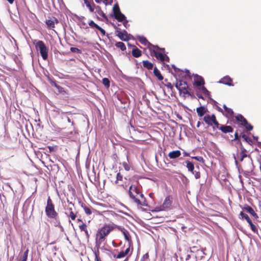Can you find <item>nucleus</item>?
<instances>
[{
    "mask_svg": "<svg viewBox=\"0 0 261 261\" xmlns=\"http://www.w3.org/2000/svg\"><path fill=\"white\" fill-rule=\"evenodd\" d=\"M125 256V255L124 254L123 251L120 252L116 256L114 255V257H116L117 258H121Z\"/></svg>",
    "mask_w": 261,
    "mask_h": 261,
    "instance_id": "nucleus-43",
    "label": "nucleus"
},
{
    "mask_svg": "<svg viewBox=\"0 0 261 261\" xmlns=\"http://www.w3.org/2000/svg\"><path fill=\"white\" fill-rule=\"evenodd\" d=\"M148 257H149L148 254L146 253L143 256V259H147L148 258Z\"/></svg>",
    "mask_w": 261,
    "mask_h": 261,
    "instance_id": "nucleus-55",
    "label": "nucleus"
},
{
    "mask_svg": "<svg viewBox=\"0 0 261 261\" xmlns=\"http://www.w3.org/2000/svg\"><path fill=\"white\" fill-rule=\"evenodd\" d=\"M155 47L154 48L152 47V50H150V51L153 53L156 59L164 61L165 60V56L162 53H159L157 51L158 50H164V48H161L158 46H155Z\"/></svg>",
    "mask_w": 261,
    "mask_h": 261,
    "instance_id": "nucleus-6",
    "label": "nucleus"
},
{
    "mask_svg": "<svg viewBox=\"0 0 261 261\" xmlns=\"http://www.w3.org/2000/svg\"><path fill=\"white\" fill-rule=\"evenodd\" d=\"M184 156H188L190 155L189 153L186 152L185 151L184 152Z\"/></svg>",
    "mask_w": 261,
    "mask_h": 261,
    "instance_id": "nucleus-60",
    "label": "nucleus"
},
{
    "mask_svg": "<svg viewBox=\"0 0 261 261\" xmlns=\"http://www.w3.org/2000/svg\"><path fill=\"white\" fill-rule=\"evenodd\" d=\"M200 91L203 93L205 95H208L210 93L209 91L204 86H201L199 88Z\"/></svg>",
    "mask_w": 261,
    "mask_h": 261,
    "instance_id": "nucleus-34",
    "label": "nucleus"
},
{
    "mask_svg": "<svg viewBox=\"0 0 261 261\" xmlns=\"http://www.w3.org/2000/svg\"><path fill=\"white\" fill-rule=\"evenodd\" d=\"M113 2V0H104L103 3L106 5H111Z\"/></svg>",
    "mask_w": 261,
    "mask_h": 261,
    "instance_id": "nucleus-52",
    "label": "nucleus"
},
{
    "mask_svg": "<svg viewBox=\"0 0 261 261\" xmlns=\"http://www.w3.org/2000/svg\"><path fill=\"white\" fill-rule=\"evenodd\" d=\"M129 195L130 197L133 199L134 201L138 205H142L137 196H140L141 197L143 198V195L142 193H140L137 187L134 185L130 186L129 188Z\"/></svg>",
    "mask_w": 261,
    "mask_h": 261,
    "instance_id": "nucleus-1",
    "label": "nucleus"
},
{
    "mask_svg": "<svg viewBox=\"0 0 261 261\" xmlns=\"http://www.w3.org/2000/svg\"><path fill=\"white\" fill-rule=\"evenodd\" d=\"M213 120H214V121H213V124H215V126L217 127V128H219V122L217 121L216 120V116H213Z\"/></svg>",
    "mask_w": 261,
    "mask_h": 261,
    "instance_id": "nucleus-45",
    "label": "nucleus"
},
{
    "mask_svg": "<svg viewBox=\"0 0 261 261\" xmlns=\"http://www.w3.org/2000/svg\"><path fill=\"white\" fill-rule=\"evenodd\" d=\"M204 84V81L202 76L197 74L194 75V84L197 86H201Z\"/></svg>",
    "mask_w": 261,
    "mask_h": 261,
    "instance_id": "nucleus-11",
    "label": "nucleus"
},
{
    "mask_svg": "<svg viewBox=\"0 0 261 261\" xmlns=\"http://www.w3.org/2000/svg\"><path fill=\"white\" fill-rule=\"evenodd\" d=\"M129 252H130L129 248H127L125 250V251H123V252H124V254L125 255V256L127 255V254H128Z\"/></svg>",
    "mask_w": 261,
    "mask_h": 261,
    "instance_id": "nucleus-54",
    "label": "nucleus"
},
{
    "mask_svg": "<svg viewBox=\"0 0 261 261\" xmlns=\"http://www.w3.org/2000/svg\"><path fill=\"white\" fill-rule=\"evenodd\" d=\"M165 61H167L169 62V58L167 56H165Z\"/></svg>",
    "mask_w": 261,
    "mask_h": 261,
    "instance_id": "nucleus-61",
    "label": "nucleus"
},
{
    "mask_svg": "<svg viewBox=\"0 0 261 261\" xmlns=\"http://www.w3.org/2000/svg\"><path fill=\"white\" fill-rule=\"evenodd\" d=\"M68 217H69L72 220H74L76 218V215L73 212V211H70Z\"/></svg>",
    "mask_w": 261,
    "mask_h": 261,
    "instance_id": "nucleus-44",
    "label": "nucleus"
},
{
    "mask_svg": "<svg viewBox=\"0 0 261 261\" xmlns=\"http://www.w3.org/2000/svg\"><path fill=\"white\" fill-rule=\"evenodd\" d=\"M239 138V136H238V133L236 132L234 134V140H237Z\"/></svg>",
    "mask_w": 261,
    "mask_h": 261,
    "instance_id": "nucleus-57",
    "label": "nucleus"
},
{
    "mask_svg": "<svg viewBox=\"0 0 261 261\" xmlns=\"http://www.w3.org/2000/svg\"><path fill=\"white\" fill-rule=\"evenodd\" d=\"M138 39L141 43L144 45L147 46L150 50H152V47H155V45L151 44L148 41L146 38L143 36H138Z\"/></svg>",
    "mask_w": 261,
    "mask_h": 261,
    "instance_id": "nucleus-9",
    "label": "nucleus"
},
{
    "mask_svg": "<svg viewBox=\"0 0 261 261\" xmlns=\"http://www.w3.org/2000/svg\"><path fill=\"white\" fill-rule=\"evenodd\" d=\"M251 230L255 233H257L258 231L256 226L253 224L250 226Z\"/></svg>",
    "mask_w": 261,
    "mask_h": 261,
    "instance_id": "nucleus-48",
    "label": "nucleus"
},
{
    "mask_svg": "<svg viewBox=\"0 0 261 261\" xmlns=\"http://www.w3.org/2000/svg\"><path fill=\"white\" fill-rule=\"evenodd\" d=\"M55 87L58 89V91L60 92H61L62 91V90H63V88L61 87V86L57 85L56 84H55Z\"/></svg>",
    "mask_w": 261,
    "mask_h": 261,
    "instance_id": "nucleus-51",
    "label": "nucleus"
},
{
    "mask_svg": "<svg viewBox=\"0 0 261 261\" xmlns=\"http://www.w3.org/2000/svg\"><path fill=\"white\" fill-rule=\"evenodd\" d=\"M84 2V4L86 5V7L89 9V11L91 12H93L95 8V5L93 3H90L88 0H83Z\"/></svg>",
    "mask_w": 261,
    "mask_h": 261,
    "instance_id": "nucleus-18",
    "label": "nucleus"
},
{
    "mask_svg": "<svg viewBox=\"0 0 261 261\" xmlns=\"http://www.w3.org/2000/svg\"><path fill=\"white\" fill-rule=\"evenodd\" d=\"M225 114L223 113L226 117H231L233 116V111L230 108L227 109V110L225 111Z\"/></svg>",
    "mask_w": 261,
    "mask_h": 261,
    "instance_id": "nucleus-27",
    "label": "nucleus"
},
{
    "mask_svg": "<svg viewBox=\"0 0 261 261\" xmlns=\"http://www.w3.org/2000/svg\"><path fill=\"white\" fill-rule=\"evenodd\" d=\"M70 50L72 52V53H81V51L79 49H78L77 48H76V47H71L70 48Z\"/></svg>",
    "mask_w": 261,
    "mask_h": 261,
    "instance_id": "nucleus-47",
    "label": "nucleus"
},
{
    "mask_svg": "<svg viewBox=\"0 0 261 261\" xmlns=\"http://www.w3.org/2000/svg\"><path fill=\"white\" fill-rule=\"evenodd\" d=\"M46 24L47 25V27L49 29L55 28V22L53 20H47L46 21Z\"/></svg>",
    "mask_w": 261,
    "mask_h": 261,
    "instance_id": "nucleus-31",
    "label": "nucleus"
},
{
    "mask_svg": "<svg viewBox=\"0 0 261 261\" xmlns=\"http://www.w3.org/2000/svg\"><path fill=\"white\" fill-rule=\"evenodd\" d=\"M116 35L122 41H126L129 39L130 35L125 30L116 31Z\"/></svg>",
    "mask_w": 261,
    "mask_h": 261,
    "instance_id": "nucleus-8",
    "label": "nucleus"
},
{
    "mask_svg": "<svg viewBox=\"0 0 261 261\" xmlns=\"http://www.w3.org/2000/svg\"><path fill=\"white\" fill-rule=\"evenodd\" d=\"M113 12L115 19H116L118 21L122 22L126 19L125 16L121 12L117 3L114 5L113 7Z\"/></svg>",
    "mask_w": 261,
    "mask_h": 261,
    "instance_id": "nucleus-5",
    "label": "nucleus"
},
{
    "mask_svg": "<svg viewBox=\"0 0 261 261\" xmlns=\"http://www.w3.org/2000/svg\"><path fill=\"white\" fill-rule=\"evenodd\" d=\"M89 25L90 27H91V28H97V27H98V25H97V24H96L93 20H90L89 22Z\"/></svg>",
    "mask_w": 261,
    "mask_h": 261,
    "instance_id": "nucleus-40",
    "label": "nucleus"
},
{
    "mask_svg": "<svg viewBox=\"0 0 261 261\" xmlns=\"http://www.w3.org/2000/svg\"><path fill=\"white\" fill-rule=\"evenodd\" d=\"M96 13L97 14V15L102 17L103 18H104V19H107V16L103 13V12L101 10L99 6H97L96 8Z\"/></svg>",
    "mask_w": 261,
    "mask_h": 261,
    "instance_id": "nucleus-24",
    "label": "nucleus"
},
{
    "mask_svg": "<svg viewBox=\"0 0 261 261\" xmlns=\"http://www.w3.org/2000/svg\"><path fill=\"white\" fill-rule=\"evenodd\" d=\"M97 29L101 32L102 35H105L106 31L102 28H101L98 25V27H97Z\"/></svg>",
    "mask_w": 261,
    "mask_h": 261,
    "instance_id": "nucleus-50",
    "label": "nucleus"
},
{
    "mask_svg": "<svg viewBox=\"0 0 261 261\" xmlns=\"http://www.w3.org/2000/svg\"><path fill=\"white\" fill-rule=\"evenodd\" d=\"M196 111L198 114V115L199 117H202L206 113V109L205 108L204 106H201L196 109Z\"/></svg>",
    "mask_w": 261,
    "mask_h": 261,
    "instance_id": "nucleus-20",
    "label": "nucleus"
},
{
    "mask_svg": "<svg viewBox=\"0 0 261 261\" xmlns=\"http://www.w3.org/2000/svg\"><path fill=\"white\" fill-rule=\"evenodd\" d=\"M185 85L184 87L181 88V89L178 90L180 94H182L184 97H186L187 95H190V92L188 90V86L187 84H184Z\"/></svg>",
    "mask_w": 261,
    "mask_h": 261,
    "instance_id": "nucleus-17",
    "label": "nucleus"
},
{
    "mask_svg": "<svg viewBox=\"0 0 261 261\" xmlns=\"http://www.w3.org/2000/svg\"><path fill=\"white\" fill-rule=\"evenodd\" d=\"M80 228L81 231H85L86 229V225L85 224H83L82 225H80Z\"/></svg>",
    "mask_w": 261,
    "mask_h": 261,
    "instance_id": "nucleus-49",
    "label": "nucleus"
},
{
    "mask_svg": "<svg viewBox=\"0 0 261 261\" xmlns=\"http://www.w3.org/2000/svg\"><path fill=\"white\" fill-rule=\"evenodd\" d=\"M236 119L237 121H241L242 123H247V120L241 114L237 115Z\"/></svg>",
    "mask_w": 261,
    "mask_h": 261,
    "instance_id": "nucleus-30",
    "label": "nucleus"
},
{
    "mask_svg": "<svg viewBox=\"0 0 261 261\" xmlns=\"http://www.w3.org/2000/svg\"><path fill=\"white\" fill-rule=\"evenodd\" d=\"M153 73L154 75L156 76L159 80L161 81L163 79V76L161 75L160 71L156 67H154L153 69Z\"/></svg>",
    "mask_w": 261,
    "mask_h": 261,
    "instance_id": "nucleus-26",
    "label": "nucleus"
},
{
    "mask_svg": "<svg viewBox=\"0 0 261 261\" xmlns=\"http://www.w3.org/2000/svg\"><path fill=\"white\" fill-rule=\"evenodd\" d=\"M85 17L84 16H79L77 17L78 25L80 27L83 29H87L88 28V25L84 21Z\"/></svg>",
    "mask_w": 261,
    "mask_h": 261,
    "instance_id": "nucleus-12",
    "label": "nucleus"
},
{
    "mask_svg": "<svg viewBox=\"0 0 261 261\" xmlns=\"http://www.w3.org/2000/svg\"><path fill=\"white\" fill-rule=\"evenodd\" d=\"M122 232L123 234L125 240H127L128 242H129L130 236H129L128 232L126 230L123 229L122 230Z\"/></svg>",
    "mask_w": 261,
    "mask_h": 261,
    "instance_id": "nucleus-32",
    "label": "nucleus"
},
{
    "mask_svg": "<svg viewBox=\"0 0 261 261\" xmlns=\"http://www.w3.org/2000/svg\"><path fill=\"white\" fill-rule=\"evenodd\" d=\"M113 229V227L112 226L105 225L98 230L97 238L99 237V240L104 239Z\"/></svg>",
    "mask_w": 261,
    "mask_h": 261,
    "instance_id": "nucleus-4",
    "label": "nucleus"
},
{
    "mask_svg": "<svg viewBox=\"0 0 261 261\" xmlns=\"http://www.w3.org/2000/svg\"><path fill=\"white\" fill-rule=\"evenodd\" d=\"M82 206L83 207L84 210L85 211V213L86 214L89 215H90L91 214V210H90V208L89 207H87L86 206H84L83 205H82Z\"/></svg>",
    "mask_w": 261,
    "mask_h": 261,
    "instance_id": "nucleus-41",
    "label": "nucleus"
},
{
    "mask_svg": "<svg viewBox=\"0 0 261 261\" xmlns=\"http://www.w3.org/2000/svg\"><path fill=\"white\" fill-rule=\"evenodd\" d=\"M247 222L249 224L250 226H251V225L253 224V223L250 218L248 219V220L247 221Z\"/></svg>",
    "mask_w": 261,
    "mask_h": 261,
    "instance_id": "nucleus-59",
    "label": "nucleus"
},
{
    "mask_svg": "<svg viewBox=\"0 0 261 261\" xmlns=\"http://www.w3.org/2000/svg\"><path fill=\"white\" fill-rule=\"evenodd\" d=\"M36 48L39 50L40 55L42 59L44 60H46L48 57V49L42 41H38L36 43Z\"/></svg>",
    "mask_w": 261,
    "mask_h": 261,
    "instance_id": "nucleus-3",
    "label": "nucleus"
},
{
    "mask_svg": "<svg viewBox=\"0 0 261 261\" xmlns=\"http://www.w3.org/2000/svg\"><path fill=\"white\" fill-rule=\"evenodd\" d=\"M181 154V152L179 150H174L171 151L168 154V156L171 159H174L179 157Z\"/></svg>",
    "mask_w": 261,
    "mask_h": 261,
    "instance_id": "nucleus-16",
    "label": "nucleus"
},
{
    "mask_svg": "<svg viewBox=\"0 0 261 261\" xmlns=\"http://www.w3.org/2000/svg\"><path fill=\"white\" fill-rule=\"evenodd\" d=\"M214 116H215V115L214 114H213L212 116H210L208 115H206L203 117V120L208 125L212 126L213 123L214 121V120H213Z\"/></svg>",
    "mask_w": 261,
    "mask_h": 261,
    "instance_id": "nucleus-14",
    "label": "nucleus"
},
{
    "mask_svg": "<svg viewBox=\"0 0 261 261\" xmlns=\"http://www.w3.org/2000/svg\"><path fill=\"white\" fill-rule=\"evenodd\" d=\"M143 65L148 69H151L153 68V64L149 61L146 60L143 61Z\"/></svg>",
    "mask_w": 261,
    "mask_h": 261,
    "instance_id": "nucleus-25",
    "label": "nucleus"
},
{
    "mask_svg": "<svg viewBox=\"0 0 261 261\" xmlns=\"http://www.w3.org/2000/svg\"><path fill=\"white\" fill-rule=\"evenodd\" d=\"M184 84H187L186 82L180 80L178 82H177L175 84V87L178 90L181 89V88L185 87Z\"/></svg>",
    "mask_w": 261,
    "mask_h": 261,
    "instance_id": "nucleus-28",
    "label": "nucleus"
},
{
    "mask_svg": "<svg viewBox=\"0 0 261 261\" xmlns=\"http://www.w3.org/2000/svg\"><path fill=\"white\" fill-rule=\"evenodd\" d=\"M128 21L126 19H124V20L123 21V24L124 25V26L126 28H127V25H128V24H127V23H128Z\"/></svg>",
    "mask_w": 261,
    "mask_h": 261,
    "instance_id": "nucleus-53",
    "label": "nucleus"
},
{
    "mask_svg": "<svg viewBox=\"0 0 261 261\" xmlns=\"http://www.w3.org/2000/svg\"><path fill=\"white\" fill-rule=\"evenodd\" d=\"M45 213L47 216L50 218H55L58 214L55 210L54 205L53 204L50 197L48 198L47 205L45 207Z\"/></svg>",
    "mask_w": 261,
    "mask_h": 261,
    "instance_id": "nucleus-2",
    "label": "nucleus"
},
{
    "mask_svg": "<svg viewBox=\"0 0 261 261\" xmlns=\"http://www.w3.org/2000/svg\"><path fill=\"white\" fill-rule=\"evenodd\" d=\"M219 129L224 133H230L233 131L232 127L228 125H222Z\"/></svg>",
    "mask_w": 261,
    "mask_h": 261,
    "instance_id": "nucleus-19",
    "label": "nucleus"
},
{
    "mask_svg": "<svg viewBox=\"0 0 261 261\" xmlns=\"http://www.w3.org/2000/svg\"><path fill=\"white\" fill-rule=\"evenodd\" d=\"M186 163L187 164L186 166L188 169V171L192 172V173H194V166L193 163L189 161H186Z\"/></svg>",
    "mask_w": 261,
    "mask_h": 261,
    "instance_id": "nucleus-21",
    "label": "nucleus"
},
{
    "mask_svg": "<svg viewBox=\"0 0 261 261\" xmlns=\"http://www.w3.org/2000/svg\"><path fill=\"white\" fill-rule=\"evenodd\" d=\"M242 137L246 142H248V143L251 144L252 143L251 140L249 138H248L246 135L243 134L242 135Z\"/></svg>",
    "mask_w": 261,
    "mask_h": 261,
    "instance_id": "nucleus-38",
    "label": "nucleus"
},
{
    "mask_svg": "<svg viewBox=\"0 0 261 261\" xmlns=\"http://www.w3.org/2000/svg\"><path fill=\"white\" fill-rule=\"evenodd\" d=\"M123 168L126 171H129L130 169V165L127 162H124L122 163Z\"/></svg>",
    "mask_w": 261,
    "mask_h": 261,
    "instance_id": "nucleus-37",
    "label": "nucleus"
},
{
    "mask_svg": "<svg viewBox=\"0 0 261 261\" xmlns=\"http://www.w3.org/2000/svg\"><path fill=\"white\" fill-rule=\"evenodd\" d=\"M132 55L135 58H138L141 56V51L136 47L132 50Z\"/></svg>",
    "mask_w": 261,
    "mask_h": 261,
    "instance_id": "nucleus-22",
    "label": "nucleus"
},
{
    "mask_svg": "<svg viewBox=\"0 0 261 261\" xmlns=\"http://www.w3.org/2000/svg\"><path fill=\"white\" fill-rule=\"evenodd\" d=\"M102 81V84L105 86L106 87L109 88L110 87V81L108 78H103Z\"/></svg>",
    "mask_w": 261,
    "mask_h": 261,
    "instance_id": "nucleus-35",
    "label": "nucleus"
},
{
    "mask_svg": "<svg viewBox=\"0 0 261 261\" xmlns=\"http://www.w3.org/2000/svg\"><path fill=\"white\" fill-rule=\"evenodd\" d=\"M10 4H12L14 2V0H7Z\"/></svg>",
    "mask_w": 261,
    "mask_h": 261,
    "instance_id": "nucleus-63",
    "label": "nucleus"
},
{
    "mask_svg": "<svg viewBox=\"0 0 261 261\" xmlns=\"http://www.w3.org/2000/svg\"><path fill=\"white\" fill-rule=\"evenodd\" d=\"M244 210H245L248 213L250 214L252 216L257 217V214L255 213L253 208L250 206L247 205V206L244 207Z\"/></svg>",
    "mask_w": 261,
    "mask_h": 261,
    "instance_id": "nucleus-23",
    "label": "nucleus"
},
{
    "mask_svg": "<svg viewBox=\"0 0 261 261\" xmlns=\"http://www.w3.org/2000/svg\"><path fill=\"white\" fill-rule=\"evenodd\" d=\"M172 67L174 69V72L176 74H177L178 72L180 71L182 72L181 73V76H189L190 75V72L188 69H185V71H181L179 69L176 68L174 65H172Z\"/></svg>",
    "mask_w": 261,
    "mask_h": 261,
    "instance_id": "nucleus-15",
    "label": "nucleus"
},
{
    "mask_svg": "<svg viewBox=\"0 0 261 261\" xmlns=\"http://www.w3.org/2000/svg\"><path fill=\"white\" fill-rule=\"evenodd\" d=\"M241 124L245 127L248 130H251L253 129V126L251 124L249 123L247 121V123H242Z\"/></svg>",
    "mask_w": 261,
    "mask_h": 261,
    "instance_id": "nucleus-33",
    "label": "nucleus"
},
{
    "mask_svg": "<svg viewBox=\"0 0 261 261\" xmlns=\"http://www.w3.org/2000/svg\"><path fill=\"white\" fill-rule=\"evenodd\" d=\"M240 215L242 219H245L246 221L248 220L250 218L246 214L244 213L243 212L240 213Z\"/></svg>",
    "mask_w": 261,
    "mask_h": 261,
    "instance_id": "nucleus-39",
    "label": "nucleus"
},
{
    "mask_svg": "<svg viewBox=\"0 0 261 261\" xmlns=\"http://www.w3.org/2000/svg\"><path fill=\"white\" fill-rule=\"evenodd\" d=\"M115 46L118 48H120L122 51H124L126 49V46L124 43L122 42H117L115 44Z\"/></svg>",
    "mask_w": 261,
    "mask_h": 261,
    "instance_id": "nucleus-29",
    "label": "nucleus"
},
{
    "mask_svg": "<svg viewBox=\"0 0 261 261\" xmlns=\"http://www.w3.org/2000/svg\"><path fill=\"white\" fill-rule=\"evenodd\" d=\"M232 79L228 75L224 76L219 82V83L228 85L229 86H233L232 83Z\"/></svg>",
    "mask_w": 261,
    "mask_h": 261,
    "instance_id": "nucleus-10",
    "label": "nucleus"
},
{
    "mask_svg": "<svg viewBox=\"0 0 261 261\" xmlns=\"http://www.w3.org/2000/svg\"><path fill=\"white\" fill-rule=\"evenodd\" d=\"M246 150L243 148L240 153V161H243L244 159L247 156V154L245 153Z\"/></svg>",
    "mask_w": 261,
    "mask_h": 261,
    "instance_id": "nucleus-36",
    "label": "nucleus"
},
{
    "mask_svg": "<svg viewBox=\"0 0 261 261\" xmlns=\"http://www.w3.org/2000/svg\"><path fill=\"white\" fill-rule=\"evenodd\" d=\"M197 96H198V98H201V99H203V96H202L201 95L197 94Z\"/></svg>",
    "mask_w": 261,
    "mask_h": 261,
    "instance_id": "nucleus-64",
    "label": "nucleus"
},
{
    "mask_svg": "<svg viewBox=\"0 0 261 261\" xmlns=\"http://www.w3.org/2000/svg\"><path fill=\"white\" fill-rule=\"evenodd\" d=\"M247 222L249 224L250 226H251V225L253 224V223L250 218L248 219V220L247 221Z\"/></svg>",
    "mask_w": 261,
    "mask_h": 261,
    "instance_id": "nucleus-58",
    "label": "nucleus"
},
{
    "mask_svg": "<svg viewBox=\"0 0 261 261\" xmlns=\"http://www.w3.org/2000/svg\"><path fill=\"white\" fill-rule=\"evenodd\" d=\"M123 177L122 175H121L120 173H118L116 175V180L115 182L118 186H122L124 188L126 189L123 184Z\"/></svg>",
    "mask_w": 261,
    "mask_h": 261,
    "instance_id": "nucleus-13",
    "label": "nucleus"
},
{
    "mask_svg": "<svg viewBox=\"0 0 261 261\" xmlns=\"http://www.w3.org/2000/svg\"><path fill=\"white\" fill-rule=\"evenodd\" d=\"M191 257V255L190 254H187L186 257V260H188Z\"/></svg>",
    "mask_w": 261,
    "mask_h": 261,
    "instance_id": "nucleus-56",
    "label": "nucleus"
},
{
    "mask_svg": "<svg viewBox=\"0 0 261 261\" xmlns=\"http://www.w3.org/2000/svg\"><path fill=\"white\" fill-rule=\"evenodd\" d=\"M192 158L194 159H195L196 160H197L200 162L204 163V159L202 156H196L192 157Z\"/></svg>",
    "mask_w": 261,
    "mask_h": 261,
    "instance_id": "nucleus-42",
    "label": "nucleus"
},
{
    "mask_svg": "<svg viewBox=\"0 0 261 261\" xmlns=\"http://www.w3.org/2000/svg\"><path fill=\"white\" fill-rule=\"evenodd\" d=\"M194 173H193V174H194V176H195V177L196 178V179H198L200 177V173L199 171H196V170H194Z\"/></svg>",
    "mask_w": 261,
    "mask_h": 261,
    "instance_id": "nucleus-46",
    "label": "nucleus"
},
{
    "mask_svg": "<svg viewBox=\"0 0 261 261\" xmlns=\"http://www.w3.org/2000/svg\"><path fill=\"white\" fill-rule=\"evenodd\" d=\"M234 159H235V163H236V166L238 167V161H237V160H236L235 156H234Z\"/></svg>",
    "mask_w": 261,
    "mask_h": 261,
    "instance_id": "nucleus-62",
    "label": "nucleus"
},
{
    "mask_svg": "<svg viewBox=\"0 0 261 261\" xmlns=\"http://www.w3.org/2000/svg\"><path fill=\"white\" fill-rule=\"evenodd\" d=\"M172 204V198L170 196L166 197L160 211H166L170 208Z\"/></svg>",
    "mask_w": 261,
    "mask_h": 261,
    "instance_id": "nucleus-7",
    "label": "nucleus"
}]
</instances>
